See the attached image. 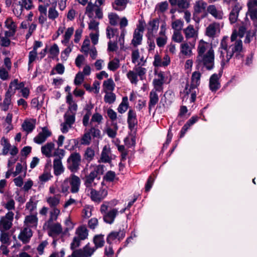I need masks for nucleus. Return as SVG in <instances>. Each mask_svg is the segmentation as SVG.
Returning a JSON list of instances; mask_svg holds the SVG:
<instances>
[{
  "instance_id": "nucleus-1",
  "label": "nucleus",
  "mask_w": 257,
  "mask_h": 257,
  "mask_svg": "<svg viewBox=\"0 0 257 257\" xmlns=\"http://www.w3.org/2000/svg\"><path fill=\"white\" fill-rule=\"evenodd\" d=\"M227 37H224L221 41L220 45V56L222 62H228L234 54L235 57L239 59L242 57L241 53L242 51V43L240 40L235 41L234 43L228 46Z\"/></svg>"
},
{
  "instance_id": "nucleus-2",
  "label": "nucleus",
  "mask_w": 257,
  "mask_h": 257,
  "mask_svg": "<svg viewBox=\"0 0 257 257\" xmlns=\"http://www.w3.org/2000/svg\"><path fill=\"white\" fill-rule=\"evenodd\" d=\"M196 62L197 66H203L208 70L212 69L214 65V52L212 48H210L205 54L197 56Z\"/></svg>"
},
{
  "instance_id": "nucleus-3",
  "label": "nucleus",
  "mask_w": 257,
  "mask_h": 257,
  "mask_svg": "<svg viewBox=\"0 0 257 257\" xmlns=\"http://www.w3.org/2000/svg\"><path fill=\"white\" fill-rule=\"evenodd\" d=\"M104 166L102 165L93 167V170L90 173L85 175L82 179L84 180V184L86 187L91 188L95 185V183H94V179L103 173L104 171Z\"/></svg>"
},
{
  "instance_id": "nucleus-4",
  "label": "nucleus",
  "mask_w": 257,
  "mask_h": 257,
  "mask_svg": "<svg viewBox=\"0 0 257 257\" xmlns=\"http://www.w3.org/2000/svg\"><path fill=\"white\" fill-rule=\"evenodd\" d=\"M76 234L77 235V236H75L73 238V241L71 243L70 248L72 250L75 249L80 245L81 240H84L87 238L88 230L85 226H81L76 229Z\"/></svg>"
},
{
  "instance_id": "nucleus-5",
  "label": "nucleus",
  "mask_w": 257,
  "mask_h": 257,
  "mask_svg": "<svg viewBox=\"0 0 257 257\" xmlns=\"http://www.w3.org/2000/svg\"><path fill=\"white\" fill-rule=\"evenodd\" d=\"M146 71L147 70L145 68L135 66L134 70H130L128 72L127 77L132 83L136 84L138 81V76H139L141 80H143Z\"/></svg>"
},
{
  "instance_id": "nucleus-6",
  "label": "nucleus",
  "mask_w": 257,
  "mask_h": 257,
  "mask_svg": "<svg viewBox=\"0 0 257 257\" xmlns=\"http://www.w3.org/2000/svg\"><path fill=\"white\" fill-rule=\"evenodd\" d=\"M67 168L72 173L76 172L79 169L81 156L79 154L74 153L67 159Z\"/></svg>"
},
{
  "instance_id": "nucleus-7",
  "label": "nucleus",
  "mask_w": 257,
  "mask_h": 257,
  "mask_svg": "<svg viewBox=\"0 0 257 257\" xmlns=\"http://www.w3.org/2000/svg\"><path fill=\"white\" fill-rule=\"evenodd\" d=\"M246 15L249 16L253 24L257 23V0H248Z\"/></svg>"
},
{
  "instance_id": "nucleus-8",
  "label": "nucleus",
  "mask_w": 257,
  "mask_h": 257,
  "mask_svg": "<svg viewBox=\"0 0 257 257\" xmlns=\"http://www.w3.org/2000/svg\"><path fill=\"white\" fill-rule=\"evenodd\" d=\"M201 75V73L198 71H195L192 73L191 76V83L190 85L188 84L186 85L184 93L188 95L191 90H194L200 84Z\"/></svg>"
},
{
  "instance_id": "nucleus-9",
  "label": "nucleus",
  "mask_w": 257,
  "mask_h": 257,
  "mask_svg": "<svg viewBox=\"0 0 257 257\" xmlns=\"http://www.w3.org/2000/svg\"><path fill=\"white\" fill-rule=\"evenodd\" d=\"M144 31V25L143 23L140 22L139 25L137 26V29L134 31L133 39L132 40V44L135 47H137L141 44Z\"/></svg>"
},
{
  "instance_id": "nucleus-10",
  "label": "nucleus",
  "mask_w": 257,
  "mask_h": 257,
  "mask_svg": "<svg viewBox=\"0 0 257 257\" xmlns=\"http://www.w3.org/2000/svg\"><path fill=\"white\" fill-rule=\"evenodd\" d=\"M67 181L70 185L71 193H76L79 191L81 181L78 176L72 174L67 179Z\"/></svg>"
},
{
  "instance_id": "nucleus-11",
  "label": "nucleus",
  "mask_w": 257,
  "mask_h": 257,
  "mask_svg": "<svg viewBox=\"0 0 257 257\" xmlns=\"http://www.w3.org/2000/svg\"><path fill=\"white\" fill-rule=\"evenodd\" d=\"M220 24L217 22H213L210 24L206 28L205 35L210 38H214L220 33Z\"/></svg>"
},
{
  "instance_id": "nucleus-12",
  "label": "nucleus",
  "mask_w": 257,
  "mask_h": 257,
  "mask_svg": "<svg viewBox=\"0 0 257 257\" xmlns=\"http://www.w3.org/2000/svg\"><path fill=\"white\" fill-rule=\"evenodd\" d=\"M107 195V191L105 189H101L99 191L91 189L90 196L93 201L99 202L103 199Z\"/></svg>"
},
{
  "instance_id": "nucleus-13",
  "label": "nucleus",
  "mask_w": 257,
  "mask_h": 257,
  "mask_svg": "<svg viewBox=\"0 0 257 257\" xmlns=\"http://www.w3.org/2000/svg\"><path fill=\"white\" fill-rule=\"evenodd\" d=\"M207 11L216 20H221L223 18V12L217 9L214 5H209L207 8Z\"/></svg>"
},
{
  "instance_id": "nucleus-14",
  "label": "nucleus",
  "mask_w": 257,
  "mask_h": 257,
  "mask_svg": "<svg viewBox=\"0 0 257 257\" xmlns=\"http://www.w3.org/2000/svg\"><path fill=\"white\" fill-rule=\"evenodd\" d=\"M242 7L238 3H236L232 7L229 15V20L231 24L235 23L237 19L239 13Z\"/></svg>"
},
{
  "instance_id": "nucleus-15",
  "label": "nucleus",
  "mask_w": 257,
  "mask_h": 257,
  "mask_svg": "<svg viewBox=\"0 0 257 257\" xmlns=\"http://www.w3.org/2000/svg\"><path fill=\"white\" fill-rule=\"evenodd\" d=\"M52 133L49 131L47 127H44L42 128V132L39 133L38 136L36 137L34 141V142L38 144H41L44 142L47 138L51 136Z\"/></svg>"
},
{
  "instance_id": "nucleus-16",
  "label": "nucleus",
  "mask_w": 257,
  "mask_h": 257,
  "mask_svg": "<svg viewBox=\"0 0 257 257\" xmlns=\"http://www.w3.org/2000/svg\"><path fill=\"white\" fill-rule=\"evenodd\" d=\"M125 236V231L124 229L119 230L118 231H112L107 236L106 238L107 242L111 244L113 240L117 239L120 240Z\"/></svg>"
},
{
  "instance_id": "nucleus-17",
  "label": "nucleus",
  "mask_w": 257,
  "mask_h": 257,
  "mask_svg": "<svg viewBox=\"0 0 257 257\" xmlns=\"http://www.w3.org/2000/svg\"><path fill=\"white\" fill-rule=\"evenodd\" d=\"M221 76V74H213L211 75L209 80V87L212 91H216L220 87V83L218 82L219 78Z\"/></svg>"
},
{
  "instance_id": "nucleus-18",
  "label": "nucleus",
  "mask_w": 257,
  "mask_h": 257,
  "mask_svg": "<svg viewBox=\"0 0 257 257\" xmlns=\"http://www.w3.org/2000/svg\"><path fill=\"white\" fill-rule=\"evenodd\" d=\"M148 35L149 39L154 37V32H156L159 28V22L157 19L150 21L148 24Z\"/></svg>"
},
{
  "instance_id": "nucleus-19",
  "label": "nucleus",
  "mask_w": 257,
  "mask_h": 257,
  "mask_svg": "<svg viewBox=\"0 0 257 257\" xmlns=\"http://www.w3.org/2000/svg\"><path fill=\"white\" fill-rule=\"evenodd\" d=\"M207 4L203 0H199L195 2L194 6V16L205 12L207 8Z\"/></svg>"
},
{
  "instance_id": "nucleus-20",
  "label": "nucleus",
  "mask_w": 257,
  "mask_h": 257,
  "mask_svg": "<svg viewBox=\"0 0 257 257\" xmlns=\"http://www.w3.org/2000/svg\"><path fill=\"white\" fill-rule=\"evenodd\" d=\"M127 123L128 127L131 129L134 128L135 125L137 124V115L135 111L132 109H130L128 112Z\"/></svg>"
},
{
  "instance_id": "nucleus-21",
  "label": "nucleus",
  "mask_w": 257,
  "mask_h": 257,
  "mask_svg": "<svg viewBox=\"0 0 257 257\" xmlns=\"http://www.w3.org/2000/svg\"><path fill=\"white\" fill-rule=\"evenodd\" d=\"M118 214V211L116 209H112L109 210L103 216L104 221L109 224L113 223L114 218Z\"/></svg>"
},
{
  "instance_id": "nucleus-22",
  "label": "nucleus",
  "mask_w": 257,
  "mask_h": 257,
  "mask_svg": "<svg viewBox=\"0 0 257 257\" xmlns=\"http://www.w3.org/2000/svg\"><path fill=\"white\" fill-rule=\"evenodd\" d=\"M158 78L155 79L153 81L154 85L155 90L161 92L162 91V85L164 83V76L162 73H159L158 74Z\"/></svg>"
},
{
  "instance_id": "nucleus-23",
  "label": "nucleus",
  "mask_w": 257,
  "mask_h": 257,
  "mask_svg": "<svg viewBox=\"0 0 257 257\" xmlns=\"http://www.w3.org/2000/svg\"><path fill=\"white\" fill-rule=\"evenodd\" d=\"M62 157H59V158L55 159L54 160L53 167L54 170V174L58 176L63 172V167L61 162Z\"/></svg>"
},
{
  "instance_id": "nucleus-24",
  "label": "nucleus",
  "mask_w": 257,
  "mask_h": 257,
  "mask_svg": "<svg viewBox=\"0 0 257 257\" xmlns=\"http://www.w3.org/2000/svg\"><path fill=\"white\" fill-rule=\"evenodd\" d=\"M75 112L71 113V114H65V133L68 131V129L71 128L75 121Z\"/></svg>"
},
{
  "instance_id": "nucleus-25",
  "label": "nucleus",
  "mask_w": 257,
  "mask_h": 257,
  "mask_svg": "<svg viewBox=\"0 0 257 257\" xmlns=\"http://www.w3.org/2000/svg\"><path fill=\"white\" fill-rule=\"evenodd\" d=\"M157 91L152 90L150 93V101L149 104V110L151 111V110L153 107L158 103L159 100L158 95L157 93Z\"/></svg>"
},
{
  "instance_id": "nucleus-26",
  "label": "nucleus",
  "mask_w": 257,
  "mask_h": 257,
  "mask_svg": "<svg viewBox=\"0 0 257 257\" xmlns=\"http://www.w3.org/2000/svg\"><path fill=\"white\" fill-rule=\"evenodd\" d=\"M67 103L69 104V110L71 113L75 112L77 109V105L76 101L73 100V96L71 93H69L66 97Z\"/></svg>"
},
{
  "instance_id": "nucleus-27",
  "label": "nucleus",
  "mask_w": 257,
  "mask_h": 257,
  "mask_svg": "<svg viewBox=\"0 0 257 257\" xmlns=\"http://www.w3.org/2000/svg\"><path fill=\"white\" fill-rule=\"evenodd\" d=\"M210 48L209 45L207 43L201 40L197 47V56H202L205 54Z\"/></svg>"
},
{
  "instance_id": "nucleus-28",
  "label": "nucleus",
  "mask_w": 257,
  "mask_h": 257,
  "mask_svg": "<svg viewBox=\"0 0 257 257\" xmlns=\"http://www.w3.org/2000/svg\"><path fill=\"white\" fill-rule=\"evenodd\" d=\"M110 149L106 146H105L101 154L100 161L103 163H109L111 161V158L109 157Z\"/></svg>"
},
{
  "instance_id": "nucleus-29",
  "label": "nucleus",
  "mask_w": 257,
  "mask_h": 257,
  "mask_svg": "<svg viewBox=\"0 0 257 257\" xmlns=\"http://www.w3.org/2000/svg\"><path fill=\"white\" fill-rule=\"evenodd\" d=\"M186 39H190L195 37L197 35V32L195 30L193 26L189 25L186 28L183 30Z\"/></svg>"
},
{
  "instance_id": "nucleus-30",
  "label": "nucleus",
  "mask_w": 257,
  "mask_h": 257,
  "mask_svg": "<svg viewBox=\"0 0 257 257\" xmlns=\"http://www.w3.org/2000/svg\"><path fill=\"white\" fill-rule=\"evenodd\" d=\"M34 123H32L30 121L25 120L22 125V127L24 131L28 133H31L35 127L36 119H33Z\"/></svg>"
},
{
  "instance_id": "nucleus-31",
  "label": "nucleus",
  "mask_w": 257,
  "mask_h": 257,
  "mask_svg": "<svg viewBox=\"0 0 257 257\" xmlns=\"http://www.w3.org/2000/svg\"><path fill=\"white\" fill-rule=\"evenodd\" d=\"M54 147V144L50 142L47 143L45 146H42L41 151L43 154L47 157H50V153Z\"/></svg>"
},
{
  "instance_id": "nucleus-32",
  "label": "nucleus",
  "mask_w": 257,
  "mask_h": 257,
  "mask_svg": "<svg viewBox=\"0 0 257 257\" xmlns=\"http://www.w3.org/2000/svg\"><path fill=\"white\" fill-rule=\"evenodd\" d=\"M128 106V99L126 96L122 98L121 103L119 105L117 110L120 113H123L126 111Z\"/></svg>"
},
{
  "instance_id": "nucleus-33",
  "label": "nucleus",
  "mask_w": 257,
  "mask_h": 257,
  "mask_svg": "<svg viewBox=\"0 0 257 257\" xmlns=\"http://www.w3.org/2000/svg\"><path fill=\"white\" fill-rule=\"evenodd\" d=\"M93 242L95 244L94 247L96 249L103 246L104 243L103 235L101 234L95 235L93 238Z\"/></svg>"
},
{
  "instance_id": "nucleus-34",
  "label": "nucleus",
  "mask_w": 257,
  "mask_h": 257,
  "mask_svg": "<svg viewBox=\"0 0 257 257\" xmlns=\"http://www.w3.org/2000/svg\"><path fill=\"white\" fill-rule=\"evenodd\" d=\"M82 251L84 257H90L94 253L96 250V248L91 247L89 244H86L82 249H81Z\"/></svg>"
},
{
  "instance_id": "nucleus-35",
  "label": "nucleus",
  "mask_w": 257,
  "mask_h": 257,
  "mask_svg": "<svg viewBox=\"0 0 257 257\" xmlns=\"http://www.w3.org/2000/svg\"><path fill=\"white\" fill-rule=\"evenodd\" d=\"M103 86L104 87V91L113 90L115 86V84L111 78H109L103 82Z\"/></svg>"
},
{
  "instance_id": "nucleus-36",
  "label": "nucleus",
  "mask_w": 257,
  "mask_h": 257,
  "mask_svg": "<svg viewBox=\"0 0 257 257\" xmlns=\"http://www.w3.org/2000/svg\"><path fill=\"white\" fill-rule=\"evenodd\" d=\"M97 5H94L91 3H88L86 8L85 13L90 18H92L93 16V12H95V9L97 8Z\"/></svg>"
},
{
  "instance_id": "nucleus-37",
  "label": "nucleus",
  "mask_w": 257,
  "mask_h": 257,
  "mask_svg": "<svg viewBox=\"0 0 257 257\" xmlns=\"http://www.w3.org/2000/svg\"><path fill=\"white\" fill-rule=\"evenodd\" d=\"M105 95L104 97V101L106 103L111 104L113 103L116 98L115 94L112 93L111 91L107 92L105 91Z\"/></svg>"
},
{
  "instance_id": "nucleus-38",
  "label": "nucleus",
  "mask_w": 257,
  "mask_h": 257,
  "mask_svg": "<svg viewBox=\"0 0 257 257\" xmlns=\"http://www.w3.org/2000/svg\"><path fill=\"white\" fill-rule=\"evenodd\" d=\"M54 234H59L62 232V228L59 223H55L48 227Z\"/></svg>"
},
{
  "instance_id": "nucleus-39",
  "label": "nucleus",
  "mask_w": 257,
  "mask_h": 257,
  "mask_svg": "<svg viewBox=\"0 0 257 257\" xmlns=\"http://www.w3.org/2000/svg\"><path fill=\"white\" fill-rule=\"evenodd\" d=\"M94 155V151L91 148H88L85 151L84 158L88 162H90L93 159Z\"/></svg>"
},
{
  "instance_id": "nucleus-40",
  "label": "nucleus",
  "mask_w": 257,
  "mask_h": 257,
  "mask_svg": "<svg viewBox=\"0 0 257 257\" xmlns=\"http://www.w3.org/2000/svg\"><path fill=\"white\" fill-rule=\"evenodd\" d=\"M181 52L184 55L190 56L192 53L191 48L187 43H183L181 46Z\"/></svg>"
},
{
  "instance_id": "nucleus-41",
  "label": "nucleus",
  "mask_w": 257,
  "mask_h": 257,
  "mask_svg": "<svg viewBox=\"0 0 257 257\" xmlns=\"http://www.w3.org/2000/svg\"><path fill=\"white\" fill-rule=\"evenodd\" d=\"M127 3V0H115L112 4L113 8L117 11H120L121 9L119 7L125 6Z\"/></svg>"
},
{
  "instance_id": "nucleus-42",
  "label": "nucleus",
  "mask_w": 257,
  "mask_h": 257,
  "mask_svg": "<svg viewBox=\"0 0 257 257\" xmlns=\"http://www.w3.org/2000/svg\"><path fill=\"white\" fill-rule=\"evenodd\" d=\"M3 142L2 143V145L4 146L3 149V154L6 155L8 154L9 151L10 150L11 145L9 143L8 140L5 137H3L2 140Z\"/></svg>"
},
{
  "instance_id": "nucleus-43",
  "label": "nucleus",
  "mask_w": 257,
  "mask_h": 257,
  "mask_svg": "<svg viewBox=\"0 0 257 257\" xmlns=\"http://www.w3.org/2000/svg\"><path fill=\"white\" fill-rule=\"evenodd\" d=\"M38 218L36 215H27L25 217L24 223L25 224H35L37 226Z\"/></svg>"
},
{
  "instance_id": "nucleus-44",
  "label": "nucleus",
  "mask_w": 257,
  "mask_h": 257,
  "mask_svg": "<svg viewBox=\"0 0 257 257\" xmlns=\"http://www.w3.org/2000/svg\"><path fill=\"white\" fill-rule=\"evenodd\" d=\"M119 67V61L117 59L110 61L108 64V68L112 71H115Z\"/></svg>"
},
{
  "instance_id": "nucleus-45",
  "label": "nucleus",
  "mask_w": 257,
  "mask_h": 257,
  "mask_svg": "<svg viewBox=\"0 0 257 257\" xmlns=\"http://www.w3.org/2000/svg\"><path fill=\"white\" fill-rule=\"evenodd\" d=\"M183 22L181 20H176L172 23V28L174 31H180L183 27Z\"/></svg>"
},
{
  "instance_id": "nucleus-46",
  "label": "nucleus",
  "mask_w": 257,
  "mask_h": 257,
  "mask_svg": "<svg viewBox=\"0 0 257 257\" xmlns=\"http://www.w3.org/2000/svg\"><path fill=\"white\" fill-rule=\"evenodd\" d=\"M91 141V137L88 131H86L81 139V144L85 145H89Z\"/></svg>"
},
{
  "instance_id": "nucleus-47",
  "label": "nucleus",
  "mask_w": 257,
  "mask_h": 257,
  "mask_svg": "<svg viewBox=\"0 0 257 257\" xmlns=\"http://www.w3.org/2000/svg\"><path fill=\"white\" fill-rule=\"evenodd\" d=\"M27 228H25L18 236V238L21 240L23 243L26 244L30 241L29 238H27Z\"/></svg>"
},
{
  "instance_id": "nucleus-48",
  "label": "nucleus",
  "mask_w": 257,
  "mask_h": 257,
  "mask_svg": "<svg viewBox=\"0 0 257 257\" xmlns=\"http://www.w3.org/2000/svg\"><path fill=\"white\" fill-rule=\"evenodd\" d=\"M158 13H164L168 9L169 5L167 1L159 3L157 6Z\"/></svg>"
},
{
  "instance_id": "nucleus-49",
  "label": "nucleus",
  "mask_w": 257,
  "mask_h": 257,
  "mask_svg": "<svg viewBox=\"0 0 257 257\" xmlns=\"http://www.w3.org/2000/svg\"><path fill=\"white\" fill-rule=\"evenodd\" d=\"M108 17L111 25L115 26L117 24L119 17L117 14L112 13L108 15Z\"/></svg>"
},
{
  "instance_id": "nucleus-50",
  "label": "nucleus",
  "mask_w": 257,
  "mask_h": 257,
  "mask_svg": "<svg viewBox=\"0 0 257 257\" xmlns=\"http://www.w3.org/2000/svg\"><path fill=\"white\" fill-rule=\"evenodd\" d=\"M2 224L4 230H9L12 226V221L7 220L3 217L0 220V224Z\"/></svg>"
},
{
  "instance_id": "nucleus-51",
  "label": "nucleus",
  "mask_w": 257,
  "mask_h": 257,
  "mask_svg": "<svg viewBox=\"0 0 257 257\" xmlns=\"http://www.w3.org/2000/svg\"><path fill=\"white\" fill-rule=\"evenodd\" d=\"M0 240L4 244H10V238L9 233L4 232V230H1V234L0 236Z\"/></svg>"
},
{
  "instance_id": "nucleus-52",
  "label": "nucleus",
  "mask_w": 257,
  "mask_h": 257,
  "mask_svg": "<svg viewBox=\"0 0 257 257\" xmlns=\"http://www.w3.org/2000/svg\"><path fill=\"white\" fill-rule=\"evenodd\" d=\"M183 37L181 34L180 31H174L172 36V40L173 41L177 43H180L183 40Z\"/></svg>"
},
{
  "instance_id": "nucleus-53",
  "label": "nucleus",
  "mask_w": 257,
  "mask_h": 257,
  "mask_svg": "<svg viewBox=\"0 0 257 257\" xmlns=\"http://www.w3.org/2000/svg\"><path fill=\"white\" fill-rule=\"evenodd\" d=\"M107 37L108 38L110 39L111 37H114L115 35H118V31L117 29L112 28L108 27L106 29Z\"/></svg>"
},
{
  "instance_id": "nucleus-54",
  "label": "nucleus",
  "mask_w": 257,
  "mask_h": 257,
  "mask_svg": "<svg viewBox=\"0 0 257 257\" xmlns=\"http://www.w3.org/2000/svg\"><path fill=\"white\" fill-rule=\"evenodd\" d=\"M84 79V75L83 73L81 72H78L75 78L74 79V84L76 85H80L82 82L83 81Z\"/></svg>"
},
{
  "instance_id": "nucleus-55",
  "label": "nucleus",
  "mask_w": 257,
  "mask_h": 257,
  "mask_svg": "<svg viewBox=\"0 0 257 257\" xmlns=\"http://www.w3.org/2000/svg\"><path fill=\"white\" fill-rule=\"evenodd\" d=\"M89 44V40L85 39L83 41L82 46L81 47V51L83 52L86 55H87L88 53Z\"/></svg>"
},
{
  "instance_id": "nucleus-56",
  "label": "nucleus",
  "mask_w": 257,
  "mask_h": 257,
  "mask_svg": "<svg viewBox=\"0 0 257 257\" xmlns=\"http://www.w3.org/2000/svg\"><path fill=\"white\" fill-rule=\"evenodd\" d=\"M74 224L75 223L71 220L70 217L66 219L65 221V235L67 231L73 229Z\"/></svg>"
},
{
  "instance_id": "nucleus-57",
  "label": "nucleus",
  "mask_w": 257,
  "mask_h": 257,
  "mask_svg": "<svg viewBox=\"0 0 257 257\" xmlns=\"http://www.w3.org/2000/svg\"><path fill=\"white\" fill-rule=\"evenodd\" d=\"M21 6L22 10H23V7L27 10H31L33 7L32 0H22V4Z\"/></svg>"
},
{
  "instance_id": "nucleus-58",
  "label": "nucleus",
  "mask_w": 257,
  "mask_h": 257,
  "mask_svg": "<svg viewBox=\"0 0 257 257\" xmlns=\"http://www.w3.org/2000/svg\"><path fill=\"white\" fill-rule=\"evenodd\" d=\"M115 177V173L113 171H108L104 176V179L106 181L112 182L114 180Z\"/></svg>"
},
{
  "instance_id": "nucleus-59",
  "label": "nucleus",
  "mask_w": 257,
  "mask_h": 257,
  "mask_svg": "<svg viewBox=\"0 0 257 257\" xmlns=\"http://www.w3.org/2000/svg\"><path fill=\"white\" fill-rule=\"evenodd\" d=\"M88 131L93 138H100L101 137L100 131L98 128L92 127Z\"/></svg>"
},
{
  "instance_id": "nucleus-60",
  "label": "nucleus",
  "mask_w": 257,
  "mask_h": 257,
  "mask_svg": "<svg viewBox=\"0 0 257 257\" xmlns=\"http://www.w3.org/2000/svg\"><path fill=\"white\" fill-rule=\"evenodd\" d=\"M177 5L180 9H186L189 6V4L187 0H178Z\"/></svg>"
},
{
  "instance_id": "nucleus-61",
  "label": "nucleus",
  "mask_w": 257,
  "mask_h": 257,
  "mask_svg": "<svg viewBox=\"0 0 257 257\" xmlns=\"http://www.w3.org/2000/svg\"><path fill=\"white\" fill-rule=\"evenodd\" d=\"M247 29L248 26L247 24H243L242 25L239 26L237 33L240 38L243 37Z\"/></svg>"
},
{
  "instance_id": "nucleus-62",
  "label": "nucleus",
  "mask_w": 257,
  "mask_h": 257,
  "mask_svg": "<svg viewBox=\"0 0 257 257\" xmlns=\"http://www.w3.org/2000/svg\"><path fill=\"white\" fill-rule=\"evenodd\" d=\"M36 207L37 203L33 202L32 198H31L30 201L27 203L26 205V209L30 210V212H32L36 208Z\"/></svg>"
},
{
  "instance_id": "nucleus-63",
  "label": "nucleus",
  "mask_w": 257,
  "mask_h": 257,
  "mask_svg": "<svg viewBox=\"0 0 257 257\" xmlns=\"http://www.w3.org/2000/svg\"><path fill=\"white\" fill-rule=\"evenodd\" d=\"M98 25L99 22H96L94 20L90 21L89 24V29L91 30H93L96 32L98 31Z\"/></svg>"
},
{
  "instance_id": "nucleus-64",
  "label": "nucleus",
  "mask_w": 257,
  "mask_h": 257,
  "mask_svg": "<svg viewBox=\"0 0 257 257\" xmlns=\"http://www.w3.org/2000/svg\"><path fill=\"white\" fill-rule=\"evenodd\" d=\"M58 16V13L55 10V8L51 7L48 11V17L50 19L54 20Z\"/></svg>"
}]
</instances>
